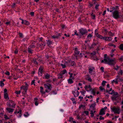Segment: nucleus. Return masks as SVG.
I'll list each match as a JSON object with an SVG mask.
<instances>
[{"label": "nucleus", "instance_id": "1", "mask_svg": "<svg viewBox=\"0 0 123 123\" xmlns=\"http://www.w3.org/2000/svg\"><path fill=\"white\" fill-rule=\"evenodd\" d=\"M104 62L105 63L108 64L109 65L114 66L116 63V60L115 58L112 59H110L108 57L107 58H105L104 60H103L101 61V63Z\"/></svg>", "mask_w": 123, "mask_h": 123}, {"label": "nucleus", "instance_id": "2", "mask_svg": "<svg viewBox=\"0 0 123 123\" xmlns=\"http://www.w3.org/2000/svg\"><path fill=\"white\" fill-rule=\"evenodd\" d=\"M44 88L45 89V92H49L51 91L52 87L50 84L48 83H46L44 84Z\"/></svg>", "mask_w": 123, "mask_h": 123}, {"label": "nucleus", "instance_id": "3", "mask_svg": "<svg viewBox=\"0 0 123 123\" xmlns=\"http://www.w3.org/2000/svg\"><path fill=\"white\" fill-rule=\"evenodd\" d=\"M111 111H113L115 114H119L120 112V109L118 107H115L111 108Z\"/></svg>", "mask_w": 123, "mask_h": 123}, {"label": "nucleus", "instance_id": "4", "mask_svg": "<svg viewBox=\"0 0 123 123\" xmlns=\"http://www.w3.org/2000/svg\"><path fill=\"white\" fill-rule=\"evenodd\" d=\"M113 17L116 19L120 18L119 13L117 10H115L112 12Z\"/></svg>", "mask_w": 123, "mask_h": 123}, {"label": "nucleus", "instance_id": "5", "mask_svg": "<svg viewBox=\"0 0 123 123\" xmlns=\"http://www.w3.org/2000/svg\"><path fill=\"white\" fill-rule=\"evenodd\" d=\"M7 105L8 107H11L12 108H14L15 105V103L12 100H9L8 102L7 103Z\"/></svg>", "mask_w": 123, "mask_h": 123}, {"label": "nucleus", "instance_id": "6", "mask_svg": "<svg viewBox=\"0 0 123 123\" xmlns=\"http://www.w3.org/2000/svg\"><path fill=\"white\" fill-rule=\"evenodd\" d=\"M79 31L80 34L82 36L85 35L88 32L87 30L84 28H81L79 30Z\"/></svg>", "mask_w": 123, "mask_h": 123}, {"label": "nucleus", "instance_id": "7", "mask_svg": "<svg viewBox=\"0 0 123 123\" xmlns=\"http://www.w3.org/2000/svg\"><path fill=\"white\" fill-rule=\"evenodd\" d=\"M74 52L75 53V54L74 55L75 57H74L73 56H72V60L76 59V60H77V56L79 53L80 51H78V49L77 48H75L74 49Z\"/></svg>", "mask_w": 123, "mask_h": 123}, {"label": "nucleus", "instance_id": "8", "mask_svg": "<svg viewBox=\"0 0 123 123\" xmlns=\"http://www.w3.org/2000/svg\"><path fill=\"white\" fill-rule=\"evenodd\" d=\"M35 47V45H30L28 48V51L30 54L33 53V49Z\"/></svg>", "mask_w": 123, "mask_h": 123}, {"label": "nucleus", "instance_id": "9", "mask_svg": "<svg viewBox=\"0 0 123 123\" xmlns=\"http://www.w3.org/2000/svg\"><path fill=\"white\" fill-rule=\"evenodd\" d=\"M115 94L112 95L111 97V99L113 101L118 100L119 98L118 93L115 92Z\"/></svg>", "mask_w": 123, "mask_h": 123}, {"label": "nucleus", "instance_id": "10", "mask_svg": "<svg viewBox=\"0 0 123 123\" xmlns=\"http://www.w3.org/2000/svg\"><path fill=\"white\" fill-rule=\"evenodd\" d=\"M43 72V68L42 66H41L39 68L38 71V74L39 75L41 76L42 75V73Z\"/></svg>", "mask_w": 123, "mask_h": 123}, {"label": "nucleus", "instance_id": "11", "mask_svg": "<svg viewBox=\"0 0 123 123\" xmlns=\"http://www.w3.org/2000/svg\"><path fill=\"white\" fill-rule=\"evenodd\" d=\"M72 93L74 95L75 97H77L78 96L79 94V92L76 90H75L74 91H72Z\"/></svg>", "mask_w": 123, "mask_h": 123}, {"label": "nucleus", "instance_id": "12", "mask_svg": "<svg viewBox=\"0 0 123 123\" xmlns=\"http://www.w3.org/2000/svg\"><path fill=\"white\" fill-rule=\"evenodd\" d=\"M85 89L88 92L91 91L92 89L90 85L86 86L85 87Z\"/></svg>", "mask_w": 123, "mask_h": 123}, {"label": "nucleus", "instance_id": "13", "mask_svg": "<svg viewBox=\"0 0 123 123\" xmlns=\"http://www.w3.org/2000/svg\"><path fill=\"white\" fill-rule=\"evenodd\" d=\"M103 39L105 41H109L112 40V38L110 37H104Z\"/></svg>", "mask_w": 123, "mask_h": 123}, {"label": "nucleus", "instance_id": "14", "mask_svg": "<svg viewBox=\"0 0 123 123\" xmlns=\"http://www.w3.org/2000/svg\"><path fill=\"white\" fill-rule=\"evenodd\" d=\"M28 89V86H22L21 87V90L23 89L24 91L25 92L24 93H25L26 92L27 90Z\"/></svg>", "mask_w": 123, "mask_h": 123}, {"label": "nucleus", "instance_id": "15", "mask_svg": "<svg viewBox=\"0 0 123 123\" xmlns=\"http://www.w3.org/2000/svg\"><path fill=\"white\" fill-rule=\"evenodd\" d=\"M46 45V43L43 42H42L41 43L39 44V46L42 49H43Z\"/></svg>", "mask_w": 123, "mask_h": 123}, {"label": "nucleus", "instance_id": "16", "mask_svg": "<svg viewBox=\"0 0 123 123\" xmlns=\"http://www.w3.org/2000/svg\"><path fill=\"white\" fill-rule=\"evenodd\" d=\"M94 69V68L92 66H90L89 67V73H91L93 71Z\"/></svg>", "mask_w": 123, "mask_h": 123}, {"label": "nucleus", "instance_id": "17", "mask_svg": "<svg viewBox=\"0 0 123 123\" xmlns=\"http://www.w3.org/2000/svg\"><path fill=\"white\" fill-rule=\"evenodd\" d=\"M116 79L119 82L122 81L123 80L122 78L119 75H117V76L116 78Z\"/></svg>", "mask_w": 123, "mask_h": 123}, {"label": "nucleus", "instance_id": "18", "mask_svg": "<svg viewBox=\"0 0 123 123\" xmlns=\"http://www.w3.org/2000/svg\"><path fill=\"white\" fill-rule=\"evenodd\" d=\"M105 114V112L104 110V109L103 108L101 109L99 113V115H103Z\"/></svg>", "mask_w": 123, "mask_h": 123}, {"label": "nucleus", "instance_id": "19", "mask_svg": "<svg viewBox=\"0 0 123 123\" xmlns=\"http://www.w3.org/2000/svg\"><path fill=\"white\" fill-rule=\"evenodd\" d=\"M90 114H91V117H93L94 116V114H95L94 113L96 112L95 111H93V110H91L90 111Z\"/></svg>", "mask_w": 123, "mask_h": 123}, {"label": "nucleus", "instance_id": "20", "mask_svg": "<svg viewBox=\"0 0 123 123\" xmlns=\"http://www.w3.org/2000/svg\"><path fill=\"white\" fill-rule=\"evenodd\" d=\"M6 109L9 113H12L14 111V109L9 108H7Z\"/></svg>", "mask_w": 123, "mask_h": 123}, {"label": "nucleus", "instance_id": "21", "mask_svg": "<svg viewBox=\"0 0 123 123\" xmlns=\"http://www.w3.org/2000/svg\"><path fill=\"white\" fill-rule=\"evenodd\" d=\"M21 113V110H19L17 112V113L18 114V115L17 116L19 118L21 117L22 116Z\"/></svg>", "mask_w": 123, "mask_h": 123}, {"label": "nucleus", "instance_id": "22", "mask_svg": "<svg viewBox=\"0 0 123 123\" xmlns=\"http://www.w3.org/2000/svg\"><path fill=\"white\" fill-rule=\"evenodd\" d=\"M4 98L5 99H9V98L7 93H4Z\"/></svg>", "mask_w": 123, "mask_h": 123}, {"label": "nucleus", "instance_id": "23", "mask_svg": "<svg viewBox=\"0 0 123 123\" xmlns=\"http://www.w3.org/2000/svg\"><path fill=\"white\" fill-rule=\"evenodd\" d=\"M37 59H33V61L34 64L37 65H38V62L36 61Z\"/></svg>", "mask_w": 123, "mask_h": 123}, {"label": "nucleus", "instance_id": "24", "mask_svg": "<svg viewBox=\"0 0 123 123\" xmlns=\"http://www.w3.org/2000/svg\"><path fill=\"white\" fill-rule=\"evenodd\" d=\"M57 76L58 79H62L63 78V75L60 73L58 74Z\"/></svg>", "mask_w": 123, "mask_h": 123}, {"label": "nucleus", "instance_id": "25", "mask_svg": "<svg viewBox=\"0 0 123 123\" xmlns=\"http://www.w3.org/2000/svg\"><path fill=\"white\" fill-rule=\"evenodd\" d=\"M96 35L98 38H99L101 39H103L104 37L98 34H97Z\"/></svg>", "mask_w": 123, "mask_h": 123}, {"label": "nucleus", "instance_id": "26", "mask_svg": "<svg viewBox=\"0 0 123 123\" xmlns=\"http://www.w3.org/2000/svg\"><path fill=\"white\" fill-rule=\"evenodd\" d=\"M60 73L63 75L65 73H67V72L66 70V69H64L63 70L61 71L60 72Z\"/></svg>", "mask_w": 123, "mask_h": 123}, {"label": "nucleus", "instance_id": "27", "mask_svg": "<svg viewBox=\"0 0 123 123\" xmlns=\"http://www.w3.org/2000/svg\"><path fill=\"white\" fill-rule=\"evenodd\" d=\"M92 36V34L91 33L89 34L87 36L86 39H91Z\"/></svg>", "mask_w": 123, "mask_h": 123}, {"label": "nucleus", "instance_id": "28", "mask_svg": "<svg viewBox=\"0 0 123 123\" xmlns=\"http://www.w3.org/2000/svg\"><path fill=\"white\" fill-rule=\"evenodd\" d=\"M47 43L49 46V45H50L52 43V42L50 40H47Z\"/></svg>", "mask_w": 123, "mask_h": 123}, {"label": "nucleus", "instance_id": "29", "mask_svg": "<svg viewBox=\"0 0 123 123\" xmlns=\"http://www.w3.org/2000/svg\"><path fill=\"white\" fill-rule=\"evenodd\" d=\"M68 81L69 84H71L73 83V81L71 79H69L68 80Z\"/></svg>", "mask_w": 123, "mask_h": 123}, {"label": "nucleus", "instance_id": "30", "mask_svg": "<svg viewBox=\"0 0 123 123\" xmlns=\"http://www.w3.org/2000/svg\"><path fill=\"white\" fill-rule=\"evenodd\" d=\"M50 75L48 74H47L45 75V79H48L49 78Z\"/></svg>", "mask_w": 123, "mask_h": 123}, {"label": "nucleus", "instance_id": "31", "mask_svg": "<svg viewBox=\"0 0 123 123\" xmlns=\"http://www.w3.org/2000/svg\"><path fill=\"white\" fill-rule=\"evenodd\" d=\"M110 9L111 10L110 11V12H112L114 10V11L116 10H115V8L114 7H112L110 8Z\"/></svg>", "mask_w": 123, "mask_h": 123}, {"label": "nucleus", "instance_id": "32", "mask_svg": "<svg viewBox=\"0 0 123 123\" xmlns=\"http://www.w3.org/2000/svg\"><path fill=\"white\" fill-rule=\"evenodd\" d=\"M108 45L109 46H113L114 48H115L116 47V46L115 45L110 43L108 44Z\"/></svg>", "mask_w": 123, "mask_h": 123}, {"label": "nucleus", "instance_id": "33", "mask_svg": "<svg viewBox=\"0 0 123 123\" xmlns=\"http://www.w3.org/2000/svg\"><path fill=\"white\" fill-rule=\"evenodd\" d=\"M4 85V84L3 82V81H0V86L1 87H3Z\"/></svg>", "mask_w": 123, "mask_h": 123}, {"label": "nucleus", "instance_id": "34", "mask_svg": "<svg viewBox=\"0 0 123 123\" xmlns=\"http://www.w3.org/2000/svg\"><path fill=\"white\" fill-rule=\"evenodd\" d=\"M80 92L82 95H84V96H85L84 95L86 92L84 90H82V91H81Z\"/></svg>", "mask_w": 123, "mask_h": 123}, {"label": "nucleus", "instance_id": "35", "mask_svg": "<svg viewBox=\"0 0 123 123\" xmlns=\"http://www.w3.org/2000/svg\"><path fill=\"white\" fill-rule=\"evenodd\" d=\"M109 35L110 36H113L114 35L112 33L111 31H110L108 33Z\"/></svg>", "mask_w": 123, "mask_h": 123}, {"label": "nucleus", "instance_id": "36", "mask_svg": "<svg viewBox=\"0 0 123 123\" xmlns=\"http://www.w3.org/2000/svg\"><path fill=\"white\" fill-rule=\"evenodd\" d=\"M29 24V22L26 20H24V24L25 25H28Z\"/></svg>", "mask_w": 123, "mask_h": 123}, {"label": "nucleus", "instance_id": "37", "mask_svg": "<svg viewBox=\"0 0 123 123\" xmlns=\"http://www.w3.org/2000/svg\"><path fill=\"white\" fill-rule=\"evenodd\" d=\"M106 83V82L105 81H103L102 83V85L103 86H104L105 85V83Z\"/></svg>", "mask_w": 123, "mask_h": 123}, {"label": "nucleus", "instance_id": "38", "mask_svg": "<svg viewBox=\"0 0 123 123\" xmlns=\"http://www.w3.org/2000/svg\"><path fill=\"white\" fill-rule=\"evenodd\" d=\"M118 75H122L123 74V72L121 70L120 71H119L118 73Z\"/></svg>", "mask_w": 123, "mask_h": 123}, {"label": "nucleus", "instance_id": "39", "mask_svg": "<svg viewBox=\"0 0 123 123\" xmlns=\"http://www.w3.org/2000/svg\"><path fill=\"white\" fill-rule=\"evenodd\" d=\"M99 88H100V90H101L102 91V90H104V91H105V89L103 88V86H100Z\"/></svg>", "mask_w": 123, "mask_h": 123}, {"label": "nucleus", "instance_id": "40", "mask_svg": "<svg viewBox=\"0 0 123 123\" xmlns=\"http://www.w3.org/2000/svg\"><path fill=\"white\" fill-rule=\"evenodd\" d=\"M120 49L122 50H123V44H121L120 46Z\"/></svg>", "mask_w": 123, "mask_h": 123}, {"label": "nucleus", "instance_id": "41", "mask_svg": "<svg viewBox=\"0 0 123 123\" xmlns=\"http://www.w3.org/2000/svg\"><path fill=\"white\" fill-rule=\"evenodd\" d=\"M111 91V92L110 93V94H111V95L114 94L115 93V92H115L113 90H112Z\"/></svg>", "mask_w": 123, "mask_h": 123}, {"label": "nucleus", "instance_id": "42", "mask_svg": "<svg viewBox=\"0 0 123 123\" xmlns=\"http://www.w3.org/2000/svg\"><path fill=\"white\" fill-rule=\"evenodd\" d=\"M69 63H71V62H72V64H71V65L72 66H73L74 64V61H68Z\"/></svg>", "mask_w": 123, "mask_h": 123}, {"label": "nucleus", "instance_id": "43", "mask_svg": "<svg viewBox=\"0 0 123 123\" xmlns=\"http://www.w3.org/2000/svg\"><path fill=\"white\" fill-rule=\"evenodd\" d=\"M99 6V5L98 4H97L96 5L95 8L96 10H97L98 9V7Z\"/></svg>", "mask_w": 123, "mask_h": 123}, {"label": "nucleus", "instance_id": "44", "mask_svg": "<svg viewBox=\"0 0 123 123\" xmlns=\"http://www.w3.org/2000/svg\"><path fill=\"white\" fill-rule=\"evenodd\" d=\"M52 38L53 39H58V37L57 36H53L52 37Z\"/></svg>", "mask_w": 123, "mask_h": 123}, {"label": "nucleus", "instance_id": "45", "mask_svg": "<svg viewBox=\"0 0 123 123\" xmlns=\"http://www.w3.org/2000/svg\"><path fill=\"white\" fill-rule=\"evenodd\" d=\"M15 93L17 94H19L21 93V91H15Z\"/></svg>", "mask_w": 123, "mask_h": 123}, {"label": "nucleus", "instance_id": "46", "mask_svg": "<svg viewBox=\"0 0 123 123\" xmlns=\"http://www.w3.org/2000/svg\"><path fill=\"white\" fill-rule=\"evenodd\" d=\"M68 74L70 75V78H73V74L72 73H71L70 72H69L68 73Z\"/></svg>", "mask_w": 123, "mask_h": 123}, {"label": "nucleus", "instance_id": "47", "mask_svg": "<svg viewBox=\"0 0 123 123\" xmlns=\"http://www.w3.org/2000/svg\"><path fill=\"white\" fill-rule=\"evenodd\" d=\"M84 113L86 114V115H87L89 114V112L87 111H85L84 112Z\"/></svg>", "mask_w": 123, "mask_h": 123}, {"label": "nucleus", "instance_id": "48", "mask_svg": "<svg viewBox=\"0 0 123 123\" xmlns=\"http://www.w3.org/2000/svg\"><path fill=\"white\" fill-rule=\"evenodd\" d=\"M5 74L6 75H10V73L9 72L6 71V72L5 73Z\"/></svg>", "mask_w": 123, "mask_h": 123}, {"label": "nucleus", "instance_id": "49", "mask_svg": "<svg viewBox=\"0 0 123 123\" xmlns=\"http://www.w3.org/2000/svg\"><path fill=\"white\" fill-rule=\"evenodd\" d=\"M61 66L63 68H64L66 67V66L65 64H61Z\"/></svg>", "mask_w": 123, "mask_h": 123}, {"label": "nucleus", "instance_id": "50", "mask_svg": "<svg viewBox=\"0 0 123 123\" xmlns=\"http://www.w3.org/2000/svg\"><path fill=\"white\" fill-rule=\"evenodd\" d=\"M71 99L72 101H73V103H75V101L74 100V98H72Z\"/></svg>", "mask_w": 123, "mask_h": 123}, {"label": "nucleus", "instance_id": "51", "mask_svg": "<svg viewBox=\"0 0 123 123\" xmlns=\"http://www.w3.org/2000/svg\"><path fill=\"white\" fill-rule=\"evenodd\" d=\"M4 117L5 118V119L6 120L8 119V117H7V116L6 115H4Z\"/></svg>", "mask_w": 123, "mask_h": 123}, {"label": "nucleus", "instance_id": "52", "mask_svg": "<svg viewBox=\"0 0 123 123\" xmlns=\"http://www.w3.org/2000/svg\"><path fill=\"white\" fill-rule=\"evenodd\" d=\"M5 24L8 25L10 24V22H7L5 23Z\"/></svg>", "mask_w": 123, "mask_h": 123}, {"label": "nucleus", "instance_id": "53", "mask_svg": "<svg viewBox=\"0 0 123 123\" xmlns=\"http://www.w3.org/2000/svg\"><path fill=\"white\" fill-rule=\"evenodd\" d=\"M88 81H90V82H91L92 81V79L90 77H89L87 79Z\"/></svg>", "mask_w": 123, "mask_h": 123}, {"label": "nucleus", "instance_id": "54", "mask_svg": "<svg viewBox=\"0 0 123 123\" xmlns=\"http://www.w3.org/2000/svg\"><path fill=\"white\" fill-rule=\"evenodd\" d=\"M117 67L116 68H114V69L115 70H118V68H119V67L118 66H116Z\"/></svg>", "mask_w": 123, "mask_h": 123}, {"label": "nucleus", "instance_id": "55", "mask_svg": "<svg viewBox=\"0 0 123 123\" xmlns=\"http://www.w3.org/2000/svg\"><path fill=\"white\" fill-rule=\"evenodd\" d=\"M95 15H92V19H94L95 18Z\"/></svg>", "mask_w": 123, "mask_h": 123}, {"label": "nucleus", "instance_id": "56", "mask_svg": "<svg viewBox=\"0 0 123 123\" xmlns=\"http://www.w3.org/2000/svg\"><path fill=\"white\" fill-rule=\"evenodd\" d=\"M98 30L97 29H96L95 31V35H96L97 34H98Z\"/></svg>", "mask_w": 123, "mask_h": 123}, {"label": "nucleus", "instance_id": "57", "mask_svg": "<svg viewBox=\"0 0 123 123\" xmlns=\"http://www.w3.org/2000/svg\"><path fill=\"white\" fill-rule=\"evenodd\" d=\"M104 68L103 67H102L100 68V70L102 71L103 72H104Z\"/></svg>", "mask_w": 123, "mask_h": 123}, {"label": "nucleus", "instance_id": "58", "mask_svg": "<svg viewBox=\"0 0 123 123\" xmlns=\"http://www.w3.org/2000/svg\"><path fill=\"white\" fill-rule=\"evenodd\" d=\"M35 104L37 106L38 104V103L37 101H35Z\"/></svg>", "mask_w": 123, "mask_h": 123}, {"label": "nucleus", "instance_id": "59", "mask_svg": "<svg viewBox=\"0 0 123 123\" xmlns=\"http://www.w3.org/2000/svg\"><path fill=\"white\" fill-rule=\"evenodd\" d=\"M99 119L100 120H104V117H102L101 116H100V117H99Z\"/></svg>", "mask_w": 123, "mask_h": 123}, {"label": "nucleus", "instance_id": "60", "mask_svg": "<svg viewBox=\"0 0 123 123\" xmlns=\"http://www.w3.org/2000/svg\"><path fill=\"white\" fill-rule=\"evenodd\" d=\"M40 92L42 94H44L45 93V92L43 91V90H40Z\"/></svg>", "mask_w": 123, "mask_h": 123}, {"label": "nucleus", "instance_id": "61", "mask_svg": "<svg viewBox=\"0 0 123 123\" xmlns=\"http://www.w3.org/2000/svg\"><path fill=\"white\" fill-rule=\"evenodd\" d=\"M19 36L21 37H23V34L21 33H19Z\"/></svg>", "mask_w": 123, "mask_h": 123}, {"label": "nucleus", "instance_id": "62", "mask_svg": "<svg viewBox=\"0 0 123 123\" xmlns=\"http://www.w3.org/2000/svg\"><path fill=\"white\" fill-rule=\"evenodd\" d=\"M16 5V3H14L12 4V7L14 8L15 6Z\"/></svg>", "mask_w": 123, "mask_h": 123}, {"label": "nucleus", "instance_id": "63", "mask_svg": "<svg viewBox=\"0 0 123 123\" xmlns=\"http://www.w3.org/2000/svg\"><path fill=\"white\" fill-rule=\"evenodd\" d=\"M92 94H93L94 95H95L96 93L93 90H92Z\"/></svg>", "mask_w": 123, "mask_h": 123}, {"label": "nucleus", "instance_id": "64", "mask_svg": "<svg viewBox=\"0 0 123 123\" xmlns=\"http://www.w3.org/2000/svg\"><path fill=\"white\" fill-rule=\"evenodd\" d=\"M120 60L121 61H123V56L121 57Z\"/></svg>", "mask_w": 123, "mask_h": 123}]
</instances>
